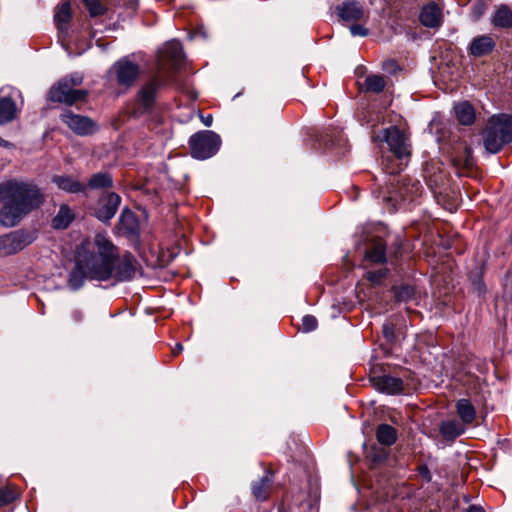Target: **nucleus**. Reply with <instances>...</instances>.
Instances as JSON below:
<instances>
[{"instance_id":"obj_11","label":"nucleus","mask_w":512,"mask_h":512,"mask_svg":"<svg viewBox=\"0 0 512 512\" xmlns=\"http://www.w3.org/2000/svg\"><path fill=\"white\" fill-rule=\"evenodd\" d=\"M20 96V91L12 87L0 89V125L11 122L17 113L14 98Z\"/></svg>"},{"instance_id":"obj_6","label":"nucleus","mask_w":512,"mask_h":512,"mask_svg":"<svg viewBox=\"0 0 512 512\" xmlns=\"http://www.w3.org/2000/svg\"><path fill=\"white\" fill-rule=\"evenodd\" d=\"M189 145L193 158L205 160L217 153L221 139L215 132L205 130L193 134L190 137Z\"/></svg>"},{"instance_id":"obj_9","label":"nucleus","mask_w":512,"mask_h":512,"mask_svg":"<svg viewBox=\"0 0 512 512\" xmlns=\"http://www.w3.org/2000/svg\"><path fill=\"white\" fill-rule=\"evenodd\" d=\"M183 59V51L181 43L177 40L168 41L159 52L158 70L160 73L165 72L166 65H170L173 69L177 68Z\"/></svg>"},{"instance_id":"obj_5","label":"nucleus","mask_w":512,"mask_h":512,"mask_svg":"<svg viewBox=\"0 0 512 512\" xmlns=\"http://www.w3.org/2000/svg\"><path fill=\"white\" fill-rule=\"evenodd\" d=\"M83 81V76L78 73L62 78L49 91V98L53 102H60L72 105L78 100H82L87 95V92L82 89H75Z\"/></svg>"},{"instance_id":"obj_30","label":"nucleus","mask_w":512,"mask_h":512,"mask_svg":"<svg viewBox=\"0 0 512 512\" xmlns=\"http://www.w3.org/2000/svg\"><path fill=\"white\" fill-rule=\"evenodd\" d=\"M376 438L382 445L391 446L396 442L397 432L392 426L381 424L376 430Z\"/></svg>"},{"instance_id":"obj_27","label":"nucleus","mask_w":512,"mask_h":512,"mask_svg":"<svg viewBox=\"0 0 512 512\" xmlns=\"http://www.w3.org/2000/svg\"><path fill=\"white\" fill-rule=\"evenodd\" d=\"M457 120L462 125H470L475 120L474 108L468 102H462L454 107Z\"/></svg>"},{"instance_id":"obj_8","label":"nucleus","mask_w":512,"mask_h":512,"mask_svg":"<svg viewBox=\"0 0 512 512\" xmlns=\"http://www.w3.org/2000/svg\"><path fill=\"white\" fill-rule=\"evenodd\" d=\"M421 190L422 186L419 181L403 179L398 187L394 191L389 192V195L385 196L383 199L392 202L393 206L396 207L397 203L400 201H413L420 195Z\"/></svg>"},{"instance_id":"obj_29","label":"nucleus","mask_w":512,"mask_h":512,"mask_svg":"<svg viewBox=\"0 0 512 512\" xmlns=\"http://www.w3.org/2000/svg\"><path fill=\"white\" fill-rule=\"evenodd\" d=\"M71 19V5L69 2L61 4L59 9L54 15V20L59 31L64 32L67 30L68 24Z\"/></svg>"},{"instance_id":"obj_37","label":"nucleus","mask_w":512,"mask_h":512,"mask_svg":"<svg viewBox=\"0 0 512 512\" xmlns=\"http://www.w3.org/2000/svg\"><path fill=\"white\" fill-rule=\"evenodd\" d=\"M317 327V320L312 315H306L302 319V330L304 332H311Z\"/></svg>"},{"instance_id":"obj_13","label":"nucleus","mask_w":512,"mask_h":512,"mask_svg":"<svg viewBox=\"0 0 512 512\" xmlns=\"http://www.w3.org/2000/svg\"><path fill=\"white\" fill-rule=\"evenodd\" d=\"M120 203V196L114 192L102 196L95 212L96 217L102 222L110 221L115 216Z\"/></svg>"},{"instance_id":"obj_31","label":"nucleus","mask_w":512,"mask_h":512,"mask_svg":"<svg viewBox=\"0 0 512 512\" xmlns=\"http://www.w3.org/2000/svg\"><path fill=\"white\" fill-rule=\"evenodd\" d=\"M121 229L128 234H135L138 229V222L134 213L129 209H123L119 218Z\"/></svg>"},{"instance_id":"obj_1","label":"nucleus","mask_w":512,"mask_h":512,"mask_svg":"<svg viewBox=\"0 0 512 512\" xmlns=\"http://www.w3.org/2000/svg\"><path fill=\"white\" fill-rule=\"evenodd\" d=\"M137 268V259L130 252L121 254L107 235L98 233L92 241L78 248L68 286L76 291L86 279L106 281L112 285L128 282L135 277Z\"/></svg>"},{"instance_id":"obj_3","label":"nucleus","mask_w":512,"mask_h":512,"mask_svg":"<svg viewBox=\"0 0 512 512\" xmlns=\"http://www.w3.org/2000/svg\"><path fill=\"white\" fill-rule=\"evenodd\" d=\"M378 138L389 147V153L382 157L383 170L391 175L399 173L407 165L411 155L407 138L396 127L383 129Z\"/></svg>"},{"instance_id":"obj_35","label":"nucleus","mask_w":512,"mask_h":512,"mask_svg":"<svg viewBox=\"0 0 512 512\" xmlns=\"http://www.w3.org/2000/svg\"><path fill=\"white\" fill-rule=\"evenodd\" d=\"M16 497L17 493L13 489L9 487L0 488V507L8 505Z\"/></svg>"},{"instance_id":"obj_21","label":"nucleus","mask_w":512,"mask_h":512,"mask_svg":"<svg viewBox=\"0 0 512 512\" xmlns=\"http://www.w3.org/2000/svg\"><path fill=\"white\" fill-rule=\"evenodd\" d=\"M74 219L75 213L73 210L67 204H62L56 215L52 218L51 225L54 229L63 230L66 229Z\"/></svg>"},{"instance_id":"obj_24","label":"nucleus","mask_w":512,"mask_h":512,"mask_svg":"<svg viewBox=\"0 0 512 512\" xmlns=\"http://www.w3.org/2000/svg\"><path fill=\"white\" fill-rule=\"evenodd\" d=\"M385 243L381 240H375L371 247L365 252V259L374 264H383L386 261Z\"/></svg>"},{"instance_id":"obj_45","label":"nucleus","mask_w":512,"mask_h":512,"mask_svg":"<svg viewBox=\"0 0 512 512\" xmlns=\"http://www.w3.org/2000/svg\"><path fill=\"white\" fill-rule=\"evenodd\" d=\"M467 512H485L481 507L471 506Z\"/></svg>"},{"instance_id":"obj_23","label":"nucleus","mask_w":512,"mask_h":512,"mask_svg":"<svg viewBox=\"0 0 512 512\" xmlns=\"http://www.w3.org/2000/svg\"><path fill=\"white\" fill-rule=\"evenodd\" d=\"M465 432V427L457 420L443 421L440 425V433L447 441H453Z\"/></svg>"},{"instance_id":"obj_38","label":"nucleus","mask_w":512,"mask_h":512,"mask_svg":"<svg viewBox=\"0 0 512 512\" xmlns=\"http://www.w3.org/2000/svg\"><path fill=\"white\" fill-rule=\"evenodd\" d=\"M382 332L387 341L392 342L395 339V325L386 321L382 326Z\"/></svg>"},{"instance_id":"obj_44","label":"nucleus","mask_w":512,"mask_h":512,"mask_svg":"<svg viewBox=\"0 0 512 512\" xmlns=\"http://www.w3.org/2000/svg\"><path fill=\"white\" fill-rule=\"evenodd\" d=\"M394 67H396V63L394 61H388L384 64V68L388 71H391Z\"/></svg>"},{"instance_id":"obj_40","label":"nucleus","mask_w":512,"mask_h":512,"mask_svg":"<svg viewBox=\"0 0 512 512\" xmlns=\"http://www.w3.org/2000/svg\"><path fill=\"white\" fill-rule=\"evenodd\" d=\"M72 317L76 322H80L83 319V313L80 310H74L72 312Z\"/></svg>"},{"instance_id":"obj_36","label":"nucleus","mask_w":512,"mask_h":512,"mask_svg":"<svg viewBox=\"0 0 512 512\" xmlns=\"http://www.w3.org/2000/svg\"><path fill=\"white\" fill-rule=\"evenodd\" d=\"M386 269H379L377 271H368L366 278L373 284H379L386 276Z\"/></svg>"},{"instance_id":"obj_41","label":"nucleus","mask_w":512,"mask_h":512,"mask_svg":"<svg viewBox=\"0 0 512 512\" xmlns=\"http://www.w3.org/2000/svg\"><path fill=\"white\" fill-rule=\"evenodd\" d=\"M213 121V117L211 114L207 115L206 117H202V122L205 126H211Z\"/></svg>"},{"instance_id":"obj_14","label":"nucleus","mask_w":512,"mask_h":512,"mask_svg":"<svg viewBox=\"0 0 512 512\" xmlns=\"http://www.w3.org/2000/svg\"><path fill=\"white\" fill-rule=\"evenodd\" d=\"M337 14L344 22L354 23L365 17L363 6L355 0L344 1L337 7Z\"/></svg>"},{"instance_id":"obj_48","label":"nucleus","mask_w":512,"mask_h":512,"mask_svg":"<svg viewBox=\"0 0 512 512\" xmlns=\"http://www.w3.org/2000/svg\"><path fill=\"white\" fill-rule=\"evenodd\" d=\"M440 179H441L440 177H439V179H435L434 183L437 184Z\"/></svg>"},{"instance_id":"obj_10","label":"nucleus","mask_w":512,"mask_h":512,"mask_svg":"<svg viewBox=\"0 0 512 512\" xmlns=\"http://www.w3.org/2000/svg\"><path fill=\"white\" fill-rule=\"evenodd\" d=\"M112 70L116 75L117 83L125 87L132 86L140 74L139 66L128 57L118 60L112 66Z\"/></svg>"},{"instance_id":"obj_26","label":"nucleus","mask_w":512,"mask_h":512,"mask_svg":"<svg viewBox=\"0 0 512 512\" xmlns=\"http://www.w3.org/2000/svg\"><path fill=\"white\" fill-rule=\"evenodd\" d=\"M456 411L464 424H471L476 417L475 408L468 399L458 400L456 403Z\"/></svg>"},{"instance_id":"obj_20","label":"nucleus","mask_w":512,"mask_h":512,"mask_svg":"<svg viewBox=\"0 0 512 512\" xmlns=\"http://www.w3.org/2000/svg\"><path fill=\"white\" fill-rule=\"evenodd\" d=\"M453 166L458 170H469L474 165V159L471 149L468 146H462L451 156Z\"/></svg>"},{"instance_id":"obj_25","label":"nucleus","mask_w":512,"mask_h":512,"mask_svg":"<svg viewBox=\"0 0 512 512\" xmlns=\"http://www.w3.org/2000/svg\"><path fill=\"white\" fill-rule=\"evenodd\" d=\"M272 482V474L267 471L259 481L252 484V493L254 497L261 501L267 499Z\"/></svg>"},{"instance_id":"obj_39","label":"nucleus","mask_w":512,"mask_h":512,"mask_svg":"<svg viewBox=\"0 0 512 512\" xmlns=\"http://www.w3.org/2000/svg\"><path fill=\"white\" fill-rule=\"evenodd\" d=\"M350 32H351L352 36H361V37H365L369 33L367 28H365L364 26L359 25V24H352L350 26Z\"/></svg>"},{"instance_id":"obj_18","label":"nucleus","mask_w":512,"mask_h":512,"mask_svg":"<svg viewBox=\"0 0 512 512\" xmlns=\"http://www.w3.org/2000/svg\"><path fill=\"white\" fill-rule=\"evenodd\" d=\"M495 46V40L490 35H481L471 41L468 51L474 57H482L490 54Z\"/></svg>"},{"instance_id":"obj_7","label":"nucleus","mask_w":512,"mask_h":512,"mask_svg":"<svg viewBox=\"0 0 512 512\" xmlns=\"http://www.w3.org/2000/svg\"><path fill=\"white\" fill-rule=\"evenodd\" d=\"M36 238L35 231L24 229L2 235L0 236V255L8 256L15 254L33 243Z\"/></svg>"},{"instance_id":"obj_28","label":"nucleus","mask_w":512,"mask_h":512,"mask_svg":"<svg viewBox=\"0 0 512 512\" xmlns=\"http://www.w3.org/2000/svg\"><path fill=\"white\" fill-rule=\"evenodd\" d=\"M113 185L112 176L107 172H98L93 174L88 183L86 184L87 189L99 190L110 188Z\"/></svg>"},{"instance_id":"obj_33","label":"nucleus","mask_w":512,"mask_h":512,"mask_svg":"<svg viewBox=\"0 0 512 512\" xmlns=\"http://www.w3.org/2000/svg\"><path fill=\"white\" fill-rule=\"evenodd\" d=\"M414 293V288L410 285L395 288V297L398 301H408L414 296Z\"/></svg>"},{"instance_id":"obj_34","label":"nucleus","mask_w":512,"mask_h":512,"mask_svg":"<svg viewBox=\"0 0 512 512\" xmlns=\"http://www.w3.org/2000/svg\"><path fill=\"white\" fill-rule=\"evenodd\" d=\"M83 2L92 17L104 14L105 9L100 0H83Z\"/></svg>"},{"instance_id":"obj_15","label":"nucleus","mask_w":512,"mask_h":512,"mask_svg":"<svg viewBox=\"0 0 512 512\" xmlns=\"http://www.w3.org/2000/svg\"><path fill=\"white\" fill-rule=\"evenodd\" d=\"M371 383L376 390L387 394H398L403 390V381L390 375L373 376Z\"/></svg>"},{"instance_id":"obj_16","label":"nucleus","mask_w":512,"mask_h":512,"mask_svg":"<svg viewBox=\"0 0 512 512\" xmlns=\"http://www.w3.org/2000/svg\"><path fill=\"white\" fill-rule=\"evenodd\" d=\"M161 85L162 79L160 76H154L142 86L138 93V100L145 109H149L153 105L156 93Z\"/></svg>"},{"instance_id":"obj_4","label":"nucleus","mask_w":512,"mask_h":512,"mask_svg":"<svg viewBox=\"0 0 512 512\" xmlns=\"http://www.w3.org/2000/svg\"><path fill=\"white\" fill-rule=\"evenodd\" d=\"M485 149L492 154L499 152L512 142V116L498 114L491 116L482 132Z\"/></svg>"},{"instance_id":"obj_43","label":"nucleus","mask_w":512,"mask_h":512,"mask_svg":"<svg viewBox=\"0 0 512 512\" xmlns=\"http://www.w3.org/2000/svg\"><path fill=\"white\" fill-rule=\"evenodd\" d=\"M183 350L181 343H177L175 348L172 350L173 355H178Z\"/></svg>"},{"instance_id":"obj_32","label":"nucleus","mask_w":512,"mask_h":512,"mask_svg":"<svg viewBox=\"0 0 512 512\" xmlns=\"http://www.w3.org/2000/svg\"><path fill=\"white\" fill-rule=\"evenodd\" d=\"M386 86L385 78L381 75H370L365 79L364 87L368 92L380 93Z\"/></svg>"},{"instance_id":"obj_19","label":"nucleus","mask_w":512,"mask_h":512,"mask_svg":"<svg viewBox=\"0 0 512 512\" xmlns=\"http://www.w3.org/2000/svg\"><path fill=\"white\" fill-rule=\"evenodd\" d=\"M419 19L420 22L426 27H438L442 21L441 10L434 2L429 3L422 8Z\"/></svg>"},{"instance_id":"obj_22","label":"nucleus","mask_w":512,"mask_h":512,"mask_svg":"<svg viewBox=\"0 0 512 512\" xmlns=\"http://www.w3.org/2000/svg\"><path fill=\"white\" fill-rule=\"evenodd\" d=\"M491 23L497 28H512V10L507 5H500L496 8Z\"/></svg>"},{"instance_id":"obj_42","label":"nucleus","mask_w":512,"mask_h":512,"mask_svg":"<svg viewBox=\"0 0 512 512\" xmlns=\"http://www.w3.org/2000/svg\"><path fill=\"white\" fill-rule=\"evenodd\" d=\"M0 147H3V148H12L13 147V144L10 143L9 141L3 139L0 137Z\"/></svg>"},{"instance_id":"obj_2","label":"nucleus","mask_w":512,"mask_h":512,"mask_svg":"<svg viewBox=\"0 0 512 512\" xmlns=\"http://www.w3.org/2000/svg\"><path fill=\"white\" fill-rule=\"evenodd\" d=\"M44 194L32 181L9 179L0 183V224L11 228L44 202Z\"/></svg>"},{"instance_id":"obj_47","label":"nucleus","mask_w":512,"mask_h":512,"mask_svg":"<svg viewBox=\"0 0 512 512\" xmlns=\"http://www.w3.org/2000/svg\"><path fill=\"white\" fill-rule=\"evenodd\" d=\"M425 173H426V175H429V166L428 165L425 168Z\"/></svg>"},{"instance_id":"obj_46","label":"nucleus","mask_w":512,"mask_h":512,"mask_svg":"<svg viewBox=\"0 0 512 512\" xmlns=\"http://www.w3.org/2000/svg\"><path fill=\"white\" fill-rule=\"evenodd\" d=\"M475 13H476V18H479L482 15V11L480 9L479 10L475 9Z\"/></svg>"},{"instance_id":"obj_17","label":"nucleus","mask_w":512,"mask_h":512,"mask_svg":"<svg viewBox=\"0 0 512 512\" xmlns=\"http://www.w3.org/2000/svg\"><path fill=\"white\" fill-rule=\"evenodd\" d=\"M51 180L60 190L67 193L77 194L87 191L86 184L70 175H54Z\"/></svg>"},{"instance_id":"obj_12","label":"nucleus","mask_w":512,"mask_h":512,"mask_svg":"<svg viewBox=\"0 0 512 512\" xmlns=\"http://www.w3.org/2000/svg\"><path fill=\"white\" fill-rule=\"evenodd\" d=\"M61 120L78 135H89L96 131V125L90 118L71 111L62 113Z\"/></svg>"}]
</instances>
